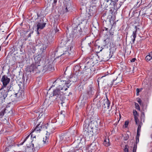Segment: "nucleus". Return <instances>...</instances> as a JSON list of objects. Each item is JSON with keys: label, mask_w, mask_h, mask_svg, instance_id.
Instances as JSON below:
<instances>
[{"label": "nucleus", "mask_w": 152, "mask_h": 152, "mask_svg": "<svg viewBox=\"0 0 152 152\" xmlns=\"http://www.w3.org/2000/svg\"><path fill=\"white\" fill-rule=\"evenodd\" d=\"M71 82L68 80H56L53 83V86L57 87L56 89L53 91L52 96L56 97V99H58L61 101V103L62 104L65 99L63 91H61L64 90V91L67 90V88L69 87L71 84Z\"/></svg>", "instance_id": "1"}, {"label": "nucleus", "mask_w": 152, "mask_h": 152, "mask_svg": "<svg viewBox=\"0 0 152 152\" xmlns=\"http://www.w3.org/2000/svg\"><path fill=\"white\" fill-rule=\"evenodd\" d=\"M53 128H52L48 124L42 125L40 124L37 125L32 132H39L41 131L45 130L47 133L43 138V141L45 144H47L48 142L50 134L53 130Z\"/></svg>", "instance_id": "2"}, {"label": "nucleus", "mask_w": 152, "mask_h": 152, "mask_svg": "<svg viewBox=\"0 0 152 152\" xmlns=\"http://www.w3.org/2000/svg\"><path fill=\"white\" fill-rule=\"evenodd\" d=\"M95 126L94 125V123L92 122L88 124H85L83 125L84 134L86 136H88L92 134V129Z\"/></svg>", "instance_id": "3"}, {"label": "nucleus", "mask_w": 152, "mask_h": 152, "mask_svg": "<svg viewBox=\"0 0 152 152\" xmlns=\"http://www.w3.org/2000/svg\"><path fill=\"white\" fill-rule=\"evenodd\" d=\"M82 23L78 19H76L74 20V23L72 24L73 28V31L75 33H78L80 34L82 32V28L81 27Z\"/></svg>", "instance_id": "4"}, {"label": "nucleus", "mask_w": 152, "mask_h": 152, "mask_svg": "<svg viewBox=\"0 0 152 152\" xmlns=\"http://www.w3.org/2000/svg\"><path fill=\"white\" fill-rule=\"evenodd\" d=\"M96 58L94 57L93 58L90 59L89 61H88L86 64V66L84 68V72L85 71L87 70V72H91V68L94 66L95 64L94 60L96 59Z\"/></svg>", "instance_id": "5"}, {"label": "nucleus", "mask_w": 152, "mask_h": 152, "mask_svg": "<svg viewBox=\"0 0 152 152\" xmlns=\"http://www.w3.org/2000/svg\"><path fill=\"white\" fill-rule=\"evenodd\" d=\"M37 58L38 60L37 61H35V64L33 63L30 66L29 69V71L31 72V71H36L37 69V67L39 66V62L40 60H41V58L39 57V56L37 58L36 57L35 58V60L36 61V59Z\"/></svg>", "instance_id": "6"}, {"label": "nucleus", "mask_w": 152, "mask_h": 152, "mask_svg": "<svg viewBox=\"0 0 152 152\" xmlns=\"http://www.w3.org/2000/svg\"><path fill=\"white\" fill-rule=\"evenodd\" d=\"M10 81V79L8 78L7 76L4 75L2 76L1 79V82L2 83V86L1 89H3L6 87L7 85L9 83Z\"/></svg>", "instance_id": "7"}, {"label": "nucleus", "mask_w": 152, "mask_h": 152, "mask_svg": "<svg viewBox=\"0 0 152 152\" xmlns=\"http://www.w3.org/2000/svg\"><path fill=\"white\" fill-rule=\"evenodd\" d=\"M110 104V102L107 99V100L105 102V103H104V105L105 106V108H107L106 109L105 111L104 112V113H105L106 115L108 116H111L113 115V113H112V112H110V110L109 109V107Z\"/></svg>", "instance_id": "8"}, {"label": "nucleus", "mask_w": 152, "mask_h": 152, "mask_svg": "<svg viewBox=\"0 0 152 152\" xmlns=\"http://www.w3.org/2000/svg\"><path fill=\"white\" fill-rule=\"evenodd\" d=\"M14 141H12L11 142V144H8L5 149V152H14Z\"/></svg>", "instance_id": "9"}, {"label": "nucleus", "mask_w": 152, "mask_h": 152, "mask_svg": "<svg viewBox=\"0 0 152 152\" xmlns=\"http://www.w3.org/2000/svg\"><path fill=\"white\" fill-rule=\"evenodd\" d=\"M73 51V46L71 45H69L67 49V50L64 51L61 56L65 55L66 56H68L71 54L72 52Z\"/></svg>", "instance_id": "10"}, {"label": "nucleus", "mask_w": 152, "mask_h": 152, "mask_svg": "<svg viewBox=\"0 0 152 152\" xmlns=\"http://www.w3.org/2000/svg\"><path fill=\"white\" fill-rule=\"evenodd\" d=\"M105 1L106 2H108L109 1L111 2L110 3V5L111 6L110 7L112 8H119L118 7L119 5L117 6L118 4H117L118 0H105Z\"/></svg>", "instance_id": "11"}, {"label": "nucleus", "mask_w": 152, "mask_h": 152, "mask_svg": "<svg viewBox=\"0 0 152 152\" xmlns=\"http://www.w3.org/2000/svg\"><path fill=\"white\" fill-rule=\"evenodd\" d=\"M7 96V94L5 90L1 88L0 89V101L4 99Z\"/></svg>", "instance_id": "12"}, {"label": "nucleus", "mask_w": 152, "mask_h": 152, "mask_svg": "<svg viewBox=\"0 0 152 152\" xmlns=\"http://www.w3.org/2000/svg\"><path fill=\"white\" fill-rule=\"evenodd\" d=\"M24 94V93L23 91L19 90L18 92L15 94V96L19 100L23 98Z\"/></svg>", "instance_id": "13"}, {"label": "nucleus", "mask_w": 152, "mask_h": 152, "mask_svg": "<svg viewBox=\"0 0 152 152\" xmlns=\"http://www.w3.org/2000/svg\"><path fill=\"white\" fill-rule=\"evenodd\" d=\"M135 30L133 31L132 34L131 36L132 40L133 43H134L135 41V39L136 37V33L137 29H139V28H137V27L135 26Z\"/></svg>", "instance_id": "14"}, {"label": "nucleus", "mask_w": 152, "mask_h": 152, "mask_svg": "<svg viewBox=\"0 0 152 152\" xmlns=\"http://www.w3.org/2000/svg\"><path fill=\"white\" fill-rule=\"evenodd\" d=\"M52 65L48 63L44 66L43 70L45 71L47 70L51 71L52 70Z\"/></svg>", "instance_id": "15"}, {"label": "nucleus", "mask_w": 152, "mask_h": 152, "mask_svg": "<svg viewBox=\"0 0 152 152\" xmlns=\"http://www.w3.org/2000/svg\"><path fill=\"white\" fill-rule=\"evenodd\" d=\"M46 24L45 23H38L37 25V30L42 29L45 26Z\"/></svg>", "instance_id": "16"}, {"label": "nucleus", "mask_w": 152, "mask_h": 152, "mask_svg": "<svg viewBox=\"0 0 152 152\" xmlns=\"http://www.w3.org/2000/svg\"><path fill=\"white\" fill-rule=\"evenodd\" d=\"M152 59V52H151L149 54L145 57V59L147 61H149Z\"/></svg>", "instance_id": "17"}, {"label": "nucleus", "mask_w": 152, "mask_h": 152, "mask_svg": "<svg viewBox=\"0 0 152 152\" xmlns=\"http://www.w3.org/2000/svg\"><path fill=\"white\" fill-rule=\"evenodd\" d=\"M104 145L106 146H108L110 145L109 140L107 138H106L103 142Z\"/></svg>", "instance_id": "18"}, {"label": "nucleus", "mask_w": 152, "mask_h": 152, "mask_svg": "<svg viewBox=\"0 0 152 152\" xmlns=\"http://www.w3.org/2000/svg\"><path fill=\"white\" fill-rule=\"evenodd\" d=\"M6 109L4 108L1 110L0 111V117H2L5 113Z\"/></svg>", "instance_id": "19"}, {"label": "nucleus", "mask_w": 152, "mask_h": 152, "mask_svg": "<svg viewBox=\"0 0 152 152\" xmlns=\"http://www.w3.org/2000/svg\"><path fill=\"white\" fill-rule=\"evenodd\" d=\"M112 54H113V53H112ZM112 55L111 54V52H110V54L108 53L107 54H106L105 55V57H107V58L106 60H108L110 58L112 57Z\"/></svg>", "instance_id": "20"}, {"label": "nucleus", "mask_w": 152, "mask_h": 152, "mask_svg": "<svg viewBox=\"0 0 152 152\" xmlns=\"http://www.w3.org/2000/svg\"><path fill=\"white\" fill-rule=\"evenodd\" d=\"M80 143V140H75L73 143L74 144H77L78 145H77V146L75 147V148H78L79 147V145Z\"/></svg>", "instance_id": "21"}, {"label": "nucleus", "mask_w": 152, "mask_h": 152, "mask_svg": "<svg viewBox=\"0 0 152 152\" xmlns=\"http://www.w3.org/2000/svg\"><path fill=\"white\" fill-rule=\"evenodd\" d=\"M47 47L46 45H43V47L40 49V51L42 53L45 52V50L46 48Z\"/></svg>", "instance_id": "22"}, {"label": "nucleus", "mask_w": 152, "mask_h": 152, "mask_svg": "<svg viewBox=\"0 0 152 152\" xmlns=\"http://www.w3.org/2000/svg\"><path fill=\"white\" fill-rule=\"evenodd\" d=\"M90 147L91 148H94V149H95L96 147V145L95 144V143L94 142H93L90 145Z\"/></svg>", "instance_id": "23"}, {"label": "nucleus", "mask_w": 152, "mask_h": 152, "mask_svg": "<svg viewBox=\"0 0 152 152\" xmlns=\"http://www.w3.org/2000/svg\"><path fill=\"white\" fill-rule=\"evenodd\" d=\"M33 147L34 148H37L39 146V144L37 143V142H35L34 143L32 144Z\"/></svg>", "instance_id": "24"}, {"label": "nucleus", "mask_w": 152, "mask_h": 152, "mask_svg": "<svg viewBox=\"0 0 152 152\" xmlns=\"http://www.w3.org/2000/svg\"><path fill=\"white\" fill-rule=\"evenodd\" d=\"M80 67L78 65H77L75 66V68H74V70H75V71H78L80 69Z\"/></svg>", "instance_id": "25"}, {"label": "nucleus", "mask_w": 152, "mask_h": 152, "mask_svg": "<svg viewBox=\"0 0 152 152\" xmlns=\"http://www.w3.org/2000/svg\"><path fill=\"white\" fill-rule=\"evenodd\" d=\"M135 105L136 109L139 110H140V107L137 103H135Z\"/></svg>", "instance_id": "26"}, {"label": "nucleus", "mask_w": 152, "mask_h": 152, "mask_svg": "<svg viewBox=\"0 0 152 152\" xmlns=\"http://www.w3.org/2000/svg\"><path fill=\"white\" fill-rule=\"evenodd\" d=\"M137 148V145L136 144H134L133 149V152H136Z\"/></svg>", "instance_id": "27"}, {"label": "nucleus", "mask_w": 152, "mask_h": 152, "mask_svg": "<svg viewBox=\"0 0 152 152\" xmlns=\"http://www.w3.org/2000/svg\"><path fill=\"white\" fill-rule=\"evenodd\" d=\"M31 134H30L29 135H28L25 138V139L23 141V142L21 144H20L21 145H22L24 142H25L27 139L29 137L30 135Z\"/></svg>", "instance_id": "28"}, {"label": "nucleus", "mask_w": 152, "mask_h": 152, "mask_svg": "<svg viewBox=\"0 0 152 152\" xmlns=\"http://www.w3.org/2000/svg\"><path fill=\"white\" fill-rule=\"evenodd\" d=\"M126 0H121L120 1V3L119 4V6L118 7H120L121 6L122 4L123 3L126 1Z\"/></svg>", "instance_id": "29"}, {"label": "nucleus", "mask_w": 152, "mask_h": 152, "mask_svg": "<svg viewBox=\"0 0 152 152\" xmlns=\"http://www.w3.org/2000/svg\"><path fill=\"white\" fill-rule=\"evenodd\" d=\"M133 113L134 116L138 115L137 113L136 110H134L133 111Z\"/></svg>", "instance_id": "30"}, {"label": "nucleus", "mask_w": 152, "mask_h": 152, "mask_svg": "<svg viewBox=\"0 0 152 152\" xmlns=\"http://www.w3.org/2000/svg\"><path fill=\"white\" fill-rule=\"evenodd\" d=\"M137 101L139 104H141L142 101L139 98H137Z\"/></svg>", "instance_id": "31"}, {"label": "nucleus", "mask_w": 152, "mask_h": 152, "mask_svg": "<svg viewBox=\"0 0 152 152\" xmlns=\"http://www.w3.org/2000/svg\"><path fill=\"white\" fill-rule=\"evenodd\" d=\"M114 80H113L110 83H109L108 84V85L110 87H111L113 86V84Z\"/></svg>", "instance_id": "32"}, {"label": "nucleus", "mask_w": 152, "mask_h": 152, "mask_svg": "<svg viewBox=\"0 0 152 152\" xmlns=\"http://www.w3.org/2000/svg\"><path fill=\"white\" fill-rule=\"evenodd\" d=\"M64 138H66V137H65V136H61V137L60 139L62 141V142H64V141H63V140L64 139Z\"/></svg>", "instance_id": "33"}, {"label": "nucleus", "mask_w": 152, "mask_h": 152, "mask_svg": "<svg viewBox=\"0 0 152 152\" xmlns=\"http://www.w3.org/2000/svg\"><path fill=\"white\" fill-rule=\"evenodd\" d=\"M57 0H54L53 3V6H55L57 2Z\"/></svg>", "instance_id": "34"}, {"label": "nucleus", "mask_w": 152, "mask_h": 152, "mask_svg": "<svg viewBox=\"0 0 152 152\" xmlns=\"http://www.w3.org/2000/svg\"><path fill=\"white\" fill-rule=\"evenodd\" d=\"M140 92L139 89L138 88H137L136 89V95L137 96H138L139 95V92Z\"/></svg>", "instance_id": "35"}, {"label": "nucleus", "mask_w": 152, "mask_h": 152, "mask_svg": "<svg viewBox=\"0 0 152 152\" xmlns=\"http://www.w3.org/2000/svg\"><path fill=\"white\" fill-rule=\"evenodd\" d=\"M140 132H137V135L136 136V137L137 138H139V136H140Z\"/></svg>", "instance_id": "36"}, {"label": "nucleus", "mask_w": 152, "mask_h": 152, "mask_svg": "<svg viewBox=\"0 0 152 152\" xmlns=\"http://www.w3.org/2000/svg\"><path fill=\"white\" fill-rule=\"evenodd\" d=\"M141 129V126L140 125H139L138 126L137 129V132H140Z\"/></svg>", "instance_id": "37"}, {"label": "nucleus", "mask_w": 152, "mask_h": 152, "mask_svg": "<svg viewBox=\"0 0 152 152\" xmlns=\"http://www.w3.org/2000/svg\"><path fill=\"white\" fill-rule=\"evenodd\" d=\"M128 124H129V122L128 121H126L125 122V127H127L128 125Z\"/></svg>", "instance_id": "38"}, {"label": "nucleus", "mask_w": 152, "mask_h": 152, "mask_svg": "<svg viewBox=\"0 0 152 152\" xmlns=\"http://www.w3.org/2000/svg\"><path fill=\"white\" fill-rule=\"evenodd\" d=\"M33 33V31L31 32L27 36V38H28L30 37H31V34H32Z\"/></svg>", "instance_id": "39"}, {"label": "nucleus", "mask_w": 152, "mask_h": 152, "mask_svg": "<svg viewBox=\"0 0 152 152\" xmlns=\"http://www.w3.org/2000/svg\"><path fill=\"white\" fill-rule=\"evenodd\" d=\"M136 59L135 58H132V59L131 60V62L132 63L134 62L135 61Z\"/></svg>", "instance_id": "40"}, {"label": "nucleus", "mask_w": 152, "mask_h": 152, "mask_svg": "<svg viewBox=\"0 0 152 152\" xmlns=\"http://www.w3.org/2000/svg\"><path fill=\"white\" fill-rule=\"evenodd\" d=\"M138 115H134V120H138Z\"/></svg>", "instance_id": "41"}, {"label": "nucleus", "mask_w": 152, "mask_h": 152, "mask_svg": "<svg viewBox=\"0 0 152 152\" xmlns=\"http://www.w3.org/2000/svg\"><path fill=\"white\" fill-rule=\"evenodd\" d=\"M139 142V138H137L136 137V143H137Z\"/></svg>", "instance_id": "42"}, {"label": "nucleus", "mask_w": 152, "mask_h": 152, "mask_svg": "<svg viewBox=\"0 0 152 152\" xmlns=\"http://www.w3.org/2000/svg\"><path fill=\"white\" fill-rule=\"evenodd\" d=\"M135 121L136 122V124H138V123L139 121V120H138H138H135Z\"/></svg>", "instance_id": "43"}, {"label": "nucleus", "mask_w": 152, "mask_h": 152, "mask_svg": "<svg viewBox=\"0 0 152 152\" xmlns=\"http://www.w3.org/2000/svg\"><path fill=\"white\" fill-rule=\"evenodd\" d=\"M110 36L111 37H113V34H112L111 33H110Z\"/></svg>", "instance_id": "44"}, {"label": "nucleus", "mask_w": 152, "mask_h": 152, "mask_svg": "<svg viewBox=\"0 0 152 152\" xmlns=\"http://www.w3.org/2000/svg\"><path fill=\"white\" fill-rule=\"evenodd\" d=\"M47 94H50V90H49L47 92Z\"/></svg>", "instance_id": "45"}, {"label": "nucleus", "mask_w": 152, "mask_h": 152, "mask_svg": "<svg viewBox=\"0 0 152 152\" xmlns=\"http://www.w3.org/2000/svg\"><path fill=\"white\" fill-rule=\"evenodd\" d=\"M105 75H104V76H102L101 77V78H100V77H99V78L98 79V80H99V79H101V78H102V77H105Z\"/></svg>", "instance_id": "46"}, {"label": "nucleus", "mask_w": 152, "mask_h": 152, "mask_svg": "<svg viewBox=\"0 0 152 152\" xmlns=\"http://www.w3.org/2000/svg\"><path fill=\"white\" fill-rule=\"evenodd\" d=\"M104 30H105L106 31H108V29L107 28H104Z\"/></svg>", "instance_id": "47"}, {"label": "nucleus", "mask_w": 152, "mask_h": 152, "mask_svg": "<svg viewBox=\"0 0 152 152\" xmlns=\"http://www.w3.org/2000/svg\"><path fill=\"white\" fill-rule=\"evenodd\" d=\"M125 151H126L125 152H128V149H126Z\"/></svg>", "instance_id": "48"}, {"label": "nucleus", "mask_w": 152, "mask_h": 152, "mask_svg": "<svg viewBox=\"0 0 152 152\" xmlns=\"http://www.w3.org/2000/svg\"><path fill=\"white\" fill-rule=\"evenodd\" d=\"M37 34H39V33L38 31V30H37Z\"/></svg>", "instance_id": "49"}, {"label": "nucleus", "mask_w": 152, "mask_h": 152, "mask_svg": "<svg viewBox=\"0 0 152 152\" xmlns=\"http://www.w3.org/2000/svg\"><path fill=\"white\" fill-rule=\"evenodd\" d=\"M64 40H62V42H61V44H62V43H64Z\"/></svg>", "instance_id": "50"}, {"label": "nucleus", "mask_w": 152, "mask_h": 152, "mask_svg": "<svg viewBox=\"0 0 152 152\" xmlns=\"http://www.w3.org/2000/svg\"><path fill=\"white\" fill-rule=\"evenodd\" d=\"M90 44H89V43H88V45L89 46H90Z\"/></svg>", "instance_id": "51"}, {"label": "nucleus", "mask_w": 152, "mask_h": 152, "mask_svg": "<svg viewBox=\"0 0 152 152\" xmlns=\"http://www.w3.org/2000/svg\"><path fill=\"white\" fill-rule=\"evenodd\" d=\"M66 9L67 10V7H66Z\"/></svg>", "instance_id": "52"}, {"label": "nucleus", "mask_w": 152, "mask_h": 152, "mask_svg": "<svg viewBox=\"0 0 152 152\" xmlns=\"http://www.w3.org/2000/svg\"><path fill=\"white\" fill-rule=\"evenodd\" d=\"M62 122L61 123V124H62Z\"/></svg>", "instance_id": "53"}]
</instances>
